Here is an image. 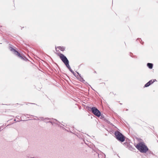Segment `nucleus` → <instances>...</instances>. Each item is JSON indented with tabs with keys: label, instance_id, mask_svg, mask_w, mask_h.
<instances>
[{
	"label": "nucleus",
	"instance_id": "15",
	"mask_svg": "<svg viewBox=\"0 0 158 158\" xmlns=\"http://www.w3.org/2000/svg\"><path fill=\"white\" fill-rule=\"evenodd\" d=\"M155 80H156L155 79L153 81H152V80H151L150 81H149L148 82H150V84H151L152 83H153L155 81Z\"/></svg>",
	"mask_w": 158,
	"mask_h": 158
},
{
	"label": "nucleus",
	"instance_id": "21",
	"mask_svg": "<svg viewBox=\"0 0 158 158\" xmlns=\"http://www.w3.org/2000/svg\"><path fill=\"white\" fill-rule=\"evenodd\" d=\"M31 158H35V157H32Z\"/></svg>",
	"mask_w": 158,
	"mask_h": 158
},
{
	"label": "nucleus",
	"instance_id": "6",
	"mask_svg": "<svg viewBox=\"0 0 158 158\" xmlns=\"http://www.w3.org/2000/svg\"><path fill=\"white\" fill-rule=\"evenodd\" d=\"M147 66L149 68L152 69L153 67V64L152 63H148L147 64Z\"/></svg>",
	"mask_w": 158,
	"mask_h": 158
},
{
	"label": "nucleus",
	"instance_id": "19",
	"mask_svg": "<svg viewBox=\"0 0 158 158\" xmlns=\"http://www.w3.org/2000/svg\"><path fill=\"white\" fill-rule=\"evenodd\" d=\"M1 127H0V129H1V128H1Z\"/></svg>",
	"mask_w": 158,
	"mask_h": 158
},
{
	"label": "nucleus",
	"instance_id": "7",
	"mask_svg": "<svg viewBox=\"0 0 158 158\" xmlns=\"http://www.w3.org/2000/svg\"><path fill=\"white\" fill-rule=\"evenodd\" d=\"M65 65H66V67L68 68L69 69V70H70V69H71V68L69 64V63H68L66 64Z\"/></svg>",
	"mask_w": 158,
	"mask_h": 158
},
{
	"label": "nucleus",
	"instance_id": "3",
	"mask_svg": "<svg viewBox=\"0 0 158 158\" xmlns=\"http://www.w3.org/2000/svg\"><path fill=\"white\" fill-rule=\"evenodd\" d=\"M59 56L60 59L65 64L69 63V61L67 58L63 54L60 53Z\"/></svg>",
	"mask_w": 158,
	"mask_h": 158
},
{
	"label": "nucleus",
	"instance_id": "14",
	"mask_svg": "<svg viewBox=\"0 0 158 158\" xmlns=\"http://www.w3.org/2000/svg\"><path fill=\"white\" fill-rule=\"evenodd\" d=\"M40 118L41 119V120H42V121L44 120V122H46V121H45V120H46V119H47V120L49 119V118H44V119H43V118Z\"/></svg>",
	"mask_w": 158,
	"mask_h": 158
},
{
	"label": "nucleus",
	"instance_id": "13",
	"mask_svg": "<svg viewBox=\"0 0 158 158\" xmlns=\"http://www.w3.org/2000/svg\"><path fill=\"white\" fill-rule=\"evenodd\" d=\"M59 49L62 51H64V48L63 47H59Z\"/></svg>",
	"mask_w": 158,
	"mask_h": 158
},
{
	"label": "nucleus",
	"instance_id": "20",
	"mask_svg": "<svg viewBox=\"0 0 158 158\" xmlns=\"http://www.w3.org/2000/svg\"><path fill=\"white\" fill-rule=\"evenodd\" d=\"M54 120L56 121L57 120L56 119H54Z\"/></svg>",
	"mask_w": 158,
	"mask_h": 158
},
{
	"label": "nucleus",
	"instance_id": "5",
	"mask_svg": "<svg viewBox=\"0 0 158 158\" xmlns=\"http://www.w3.org/2000/svg\"><path fill=\"white\" fill-rule=\"evenodd\" d=\"M14 54L17 56H18L21 59L24 60H26V58L24 56H22L21 54H20V53H19L18 52H17V51H16V52H15V53H14Z\"/></svg>",
	"mask_w": 158,
	"mask_h": 158
},
{
	"label": "nucleus",
	"instance_id": "2",
	"mask_svg": "<svg viewBox=\"0 0 158 158\" xmlns=\"http://www.w3.org/2000/svg\"><path fill=\"white\" fill-rule=\"evenodd\" d=\"M114 135L116 139L119 141L122 142H123L124 141V136L118 131H116L114 133Z\"/></svg>",
	"mask_w": 158,
	"mask_h": 158
},
{
	"label": "nucleus",
	"instance_id": "10",
	"mask_svg": "<svg viewBox=\"0 0 158 158\" xmlns=\"http://www.w3.org/2000/svg\"><path fill=\"white\" fill-rule=\"evenodd\" d=\"M65 65H66V67L68 68L69 69V70H70V69H71V68L69 64V63H68L66 64Z\"/></svg>",
	"mask_w": 158,
	"mask_h": 158
},
{
	"label": "nucleus",
	"instance_id": "18",
	"mask_svg": "<svg viewBox=\"0 0 158 158\" xmlns=\"http://www.w3.org/2000/svg\"><path fill=\"white\" fill-rule=\"evenodd\" d=\"M36 117V118H37V119L38 120H39V119L37 117Z\"/></svg>",
	"mask_w": 158,
	"mask_h": 158
},
{
	"label": "nucleus",
	"instance_id": "4",
	"mask_svg": "<svg viewBox=\"0 0 158 158\" xmlns=\"http://www.w3.org/2000/svg\"><path fill=\"white\" fill-rule=\"evenodd\" d=\"M92 112L96 116L98 117H99L101 115V113L100 111L96 107H93L91 108Z\"/></svg>",
	"mask_w": 158,
	"mask_h": 158
},
{
	"label": "nucleus",
	"instance_id": "1",
	"mask_svg": "<svg viewBox=\"0 0 158 158\" xmlns=\"http://www.w3.org/2000/svg\"><path fill=\"white\" fill-rule=\"evenodd\" d=\"M135 147L138 150L142 153H146L148 150L147 147L143 142L139 143Z\"/></svg>",
	"mask_w": 158,
	"mask_h": 158
},
{
	"label": "nucleus",
	"instance_id": "11",
	"mask_svg": "<svg viewBox=\"0 0 158 158\" xmlns=\"http://www.w3.org/2000/svg\"><path fill=\"white\" fill-rule=\"evenodd\" d=\"M10 50L11 51L13 52H14V53H15L16 51V50L15 49L12 47H10Z\"/></svg>",
	"mask_w": 158,
	"mask_h": 158
},
{
	"label": "nucleus",
	"instance_id": "8",
	"mask_svg": "<svg viewBox=\"0 0 158 158\" xmlns=\"http://www.w3.org/2000/svg\"><path fill=\"white\" fill-rule=\"evenodd\" d=\"M65 65H66V67L68 68L69 69V70H70V69H71V68L69 64V63H68L66 64Z\"/></svg>",
	"mask_w": 158,
	"mask_h": 158
},
{
	"label": "nucleus",
	"instance_id": "17",
	"mask_svg": "<svg viewBox=\"0 0 158 158\" xmlns=\"http://www.w3.org/2000/svg\"><path fill=\"white\" fill-rule=\"evenodd\" d=\"M69 71H71V72L72 73H74V72H73V71L72 70V69H70V70H69Z\"/></svg>",
	"mask_w": 158,
	"mask_h": 158
},
{
	"label": "nucleus",
	"instance_id": "9",
	"mask_svg": "<svg viewBox=\"0 0 158 158\" xmlns=\"http://www.w3.org/2000/svg\"><path fill=\"white\" fill-rule=\"evenodd\" d=\"M65 65H66V67L68 68L69 69V70H70V69H71V68L69 64V63H68L66 64Z\"/></svg>",
	"mask_w": 158,
	"mask_h": 158
},
{
	"label": "nucleus",
	"instance_id": "12",
	"mask_svg": "<svg viewBox=\"0 0 158 158\" xmlns=\"http://www.w3.org/2000/svg\"><path fill=\"white\" fill-rule=\"evenodd\" d=\"M150 82H148L145 85V87H147L149 86L150 85Z\"/></svg>",
	"mask_w": 158,
	"mask_h": 158
},
{
	"label": "nucleus",
	"instance_id": "16",
	"mask_svg": "<svg viewBox=\"0 0 158 158\" xmlns=\"http://www.w3.org/2000/svg\"><path fill=\"white\" fill-rule=\"evenodd\" d=\"M46 123H51L52 124L53 123H52V121H49V122H47Z\"/></svg>",
	"mask_w": 158,
	"mask_h": 158
}]
</instances>
